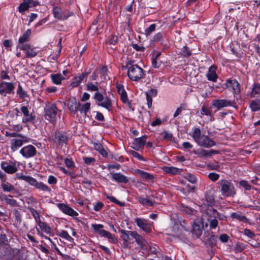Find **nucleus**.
Here are the masks:
<instances>
[{"mask_svg":"<svg viewBox=\"0 0 260 260\" xmlns=\"http://www.w3.org/2000/svg\"><path fill=\"white\" fill-rule=\"evenodd\" d=\"M180 210L188 215H193L197 211L193 208L188 207L184 204H181L180 206Z\"/></svg>","mask_w":260,"mask_h":260,"instance_id":"40","label":"nucleus"},{"mask_svg":"<svg viewBox=\"0 0 260 260\" xmlns=\"http://www.w3.org/2000/svg\"><path fill=\"white\" fill-rule=\"evenodd\" d=\"M206 201L210 207H212L215 203L214 198L211 195L206 196Z\"/></svg>","mask_w":260,"mask_h":260,"instance_id":"54","label":"nucleus"},{"mask_svg":"<svg viewBox=\"0 0 260 260\" xmlns=\"http://www.w3.org/2000/svg\"><path fill=\"white\" fill-rule=\"evenodd\" d=\"M192 152L199 157L203 158H207L211 157L213 155L219 154V151L218 150L213 149L208 150L202 148L193 150Z\"/></svg>","mask_w":260,"mask_h":260,"instance_id":"10","label":"nucleus"},{"mask_svg":"<svg viewBox=\"0 0 260 260\" xmlns=\"http://www.w3.org/2000/svg\"><path fill=\"white\" fill-rule=\"evenodd\" d=\"M127 67V76L131 80L138 81L144 76V70L137 64L129 63Z\"/></svg>","mask_w":260,"mask_h":260,"instance_id":"4","label":"nucleus"},{"mask_svg":"<svg viewBox=\"0 0 260 260\" xmlns=\"http://www.w3.org/2000/svg\"><path fill=\"white\" fill-rule=\"evenodd\" d=\"M98 105L106 109L108 111H111L113 109L112 102L110 99L106 97L104 100L99 103Z\"/></svg>","mask_w":260,"mask_h":260,"instance_id":"33","label":"nucleus"},{"mask_svg":"<svg viewBox=\"0 0 260 260\" xmlns=\"http://www.w3.org/2000/svg\"><path fill=\"white\" fill-rule=\"evenodd\" d=\"M106 197L107 199H108L110 201H111L113 203H114L117 205H120V206H123L124 205V203L123 202H121L119 201H118L116 199H115L114 197L112 196H110L108 195H106Z\"/></svg>","mask_w":260,"mask_h":260,"instance_id":"57","label":"nucleus"},{"mask_svg":"<svg viewBox=\"0 0 260 260\" xmlns=\"http://www.w3.org/2000/svg\"><path fill=\"white\" fill-rule=\"evenodd\" d=\"M11 137L18 136L19 139H13L11 142V148L13 151H15L22 146L24 143L28 142L27 138L18 135L16 133H12L10 135Z\"/></svg>","mask_w":260,"mask_h":260,"instance_id":"8","label":"nucleus"},{"mask_svg":"<svg viewBox=\"0 0 260 260\" xmlns=\"http://www.w3.org/2000/svg\"><path fill=\"white\" fill-rule=\"evenodd\" d=\"M18 47L24 51L25 53L26 57L29 58L35 57L39 52L36 48L32 47L29 44H25L21 45H19Z\"/></svg>","mask_w":260,"mask_h":260,"instance_id":"12","label":"nucleus"},{"mask_svg":"<svg viewBox=\"0 0 260 260\" xmlns=\"http://www.w3.org/2000/svg\"><path fill=\"white\" fill-rule=\"evenodd\" d=\"M57 108L56 106L52 104H48L45 108V118L55 123L57 120Z\"/></svg>","mask_w":260,"mask_h":260,"instance_id":"5","label":"nucleus"},{"mask_svg":"<svg viewBox=\"0 0 260 260\" xmlns=\"http://www.w3.org/2000/svg\"><path fill=\"white\" fill-rule=\"evenodd\" d=\"M206 77L208 80L215 82L217 78V75L216 73V68L214 66L209 68L208 73L206 74Z\"/></svg>","mask_w":260,"mask_h":260,"instance_id":"32","label":"nucleus"},{"mask_svg":"<svg viewBox=\"0 0 260 260\" xmlns=\"http://www.w3.org/2000/svg\"><path fill=\"white\" fill-rule=\"evenodd\" d=\"M83 159L84 162L87 165L93 164L95 161V159L93 157H84Z\"/></svg>","mask_w":260,"mask_h":260,"instance_id":"63","label":"nucleus"},{"mask_svg":"<svg viewBox=\"0 0 260 260\" xmlns=\"http://www.w3.org/2000/svg\"><path fill=\"white\" fill-rule=\"evenodd\" d=\"M57 207L64 214L71 216H77L78 213L68 205L58 203L57 204Z\"/></svg>","mask_w":260,"mask_h":260,"instance_id":"18","label":"nucleus"},{"mask_svg":"<svg viewBox=\"0 0 260 260\" xmlns=\"http://www.w3.org/2000/svg\"><path fill=\"white\" fill-rule=\"evenodd\" d=\"M216 237L214 234H211L209 238H208L206 240L208 242V243L212 246L214 245L216 243Z\"/></svg>","mask_w":260,"mask_h":260,"instance_id":"56","label":"nucleus"},{"mask_svg":"<svg viewBox=\"0 0 260 260\" xmlns=\"http://www.w3.org/2000/svg\"><path fill=\"white\" fill-rule=\"evenodd\" d=\"M245 247L241 243L238 242L234 247V250L236 252H240L245 249Z\"/></svg>","mask_w":260,"mask_h":260,"instance_id":"55","label":"nucleus"},{"mask_svg":"<svg viewBox=\"0 0 260 260\" xmlns=\"http://www.w3.org/2000/svg\"><path fill=\"white\" fill-rule=\"evenodd\" d=\"M53 14L55 18L59 20H64L68 18L64 14L62 13V10L60 8L58 7H55L53 9Z\"/></svg>","mask_w":260,"mask_h":260,"instance_id":"31","label":"nucleus"},{"mask_svg":"<svg viewBox=\"0 0 260 260\" xmlns=\"http://www.w3.org/2000/svg\"><path fill=\"white\" fill-rule=\"evenodd\" d=\"M151 62H152V66L154 68H158L161 63V61L160 60H159L158 59H157L156 58H154V57L152 58Z\"/></svg>","mask_w":260,"mask_h":260,"instance_id":"61","label":"nucleus"},{"mask_svg":"<svg viewBox=\"0 0 260 260\" xmlns=\"http://www.w3.org/2000/svg\"><path fill=\"white\" fill-rule=\"evenodd\" d=\"M239 184L242 186L245 190H248L251 188V186L248 183L247 181L245 180H242L239 182Z\"/></svg>","mask_w":260,"mask_h":260,"instance_id":"64","label":"nucleus"},{"mask_svg":"<svg viewBox=\"0 0 260 260\" xmlns=\"http://www.w3.org/2000/svg\"><path fill=\"white\" fill-rule=\"evenodd\" d=\"M184 178L191 183H194L196 181V177L194 175L189 173L186 174L184 176Z\"/></svg>","mask_w":260,"mask_h":260,"instance_id":"58","label":"nucleus"},{"mask_svg":"<svg viewBox=\"0 0 260 260\" xmlns=\"http://www.w3.org/2000/svg\"><path fill=\"white\" fill-rule=\"evenodd\" d=\"M13 214L17 223L20 224L22 221V215L20 212L17 209H14Z\"/></svg>","mask_w":260,"mask_h":260,"instance_id":"53","label":"nucleus"},{"mask_svg":"<svg viewBox=\"0 0 260 260\" xmlns=\"http://www.w3.org/2000/svg\"><path fill=\"white\" fill-rule=\"evenodd\" d=\"M57 207L64 214L71 216H77L78 213L68 205L58 203L57 204Z\"/></svg>","mask_w":260,"mask_h":260,"instance_id":"17","label":"nucleus"},{"mask_svg":"<svg viewBox=\"0 0 260 260\" xmlns=\"http://www.w3.org/2000/svg\"><path fill=\"white\" fill-rule=\"evenodd\" d=\"M129 231H126L124 230H120V232L122 234V238L124 241V243H126V244L129 240V236H131L130 234L129 233Z\"/></svg>","mask_w":260,"mask_h":260,"instance_id":"52","label":"nucleus"},{"mask_svg":"<svg viewBox=\"0 0 260 260\" xmlns=\"http://www.w3.org/2000/svg\"><path fill=\"white\" fill-rule=\"evenodd\" d=\"M16 178L19 180H22L26 181L29 185L35 187L37 189L45 191L50 192V188L42 182H38L34 178L27 175H24L22 173H17L16 175Z\"/></svg>","mask_w":260,"mask_h":260,"instance_id":"3","label":"nucleus"},{"mask_svg":"<svg viewBox=\"0 0 260 260\" xmlns=\"http://www.w3.org/2000/svg\"><path fill=\"white\" fill-rule=\"evenodd\" d=\"M20 153L24 157L28 158L33 157L36 155V149L34 146L28 145L23 147L20 150Z\"/></svg>","mask_w":260,"mask_h":260,"instance_id":"14","label":"nucleus"},{"mask_svg":"<svg viewBox=\"0 0 260 260\" xmlns=\"http://www.w3.org/2000/svg\"><path fill=\"white\" fill-rule=\"evenodd\" d=\"M218 184V188L221 195L223 197L234 198L237 193V189L234 184L229 180L222 179L219 180Z\"/></svg>","mask_w":260,"mask_h":260,"instance_id":"2","label":"nucleus"},{"mask_svg":"<svg viewBox=\"0 0 260 260\" xmlns=\"http://www.w3.org/2000/svg\"><path fill=\"white\" fill-rule=\"evenodd\" d=\"M130 235L135 239L137 243L142 249H146L147 247L148 243L144 238L136 231H129Z\"/></svg>","mask_w":260,"mask_h":260,"instance_id":"15","label":"nucleus"},{"mask_svg":"<svg viewBox=\"0 0 260 260\" xmlns=\"http://www.w3.org/2000/svg\"><path fill=\"white\" fill-rule=\"evenodd\" d=\"M136 174L140 176L143 179L147 181H153L154 179V176L144 171L137 169L135 170Z\"/></svg>","mask_w":260,"mask_h":260,"instance_id":"29","label":"nucleus"},{"mask_svg":"<svg viewBox=\"0 0 260 260\" xmlns=\"http://www.w3.org/2000/svg\"><path fill=\"white\" fill-rule=\"evenodd\" d=\"M146 143V138L145 136L135 138L132 143V147L136 150L143 148Z\"/></svg>","mask_w":260,"mask_h":260,"instance_id":"21","label":"nucleus"},{"mask_svg":"<svg viewBox=\"0 0 260 260\" xmlns=\"http://www.w3.org/2000/svg\"><path fill=\"white\" fill-rule=\"evenodd\" d=\"M91 227L94 231L100 236L102 232L103 231V228H104V225L101 224H92Z\"/></svg>","mask_w":260,"mask_h":260,"instance_id":"50","label":"nucleus"},{"mask_svg":"<svg viewBox=\"0 0 260 260\" xmlns=\"http://www.w3.org/2000/svg\"><path fill=\"white\" fill-rule=\"evenodd\" d=\"M134 221L137 225L146 233H149L151 232V224L148 220L136 217L134 219Z\"/></svg>","mask_w":260,"mask_h":260,"instance_id":"9","label":"nucleus"},{"mask_svg":"<svg viewBox=\"0 0 260 260\" xmlns=\"http://www.w3.org/2000/svg\"><path fill=\"white\" fill-rule=\"evenodd\" d=\"M38 225L40 227V229L44 233L47 234H50L51 233V228L47 225L46 223L41 221L39 223H38Z\"/></svg>","mask_w":260,"mask_h":260,"instance_id":"43","label":"nucleus"},{"mask_svg":"<svg viewBox=\"0 0 260 260\" xmlns=\"http://www.w3.org/2000/svg\"><path fill=\"white\" fill-rule=\"evenodd\" d=\"M99 84L96 83L95 84H93L92 83L89 82L86 85L87 90L90 91H99L98 88Z\"/></svg>","mask_w":260,"mask_h":260,"instance_id":"51","label":"nucleus"},{"mask_svg":"<svg viewBox=\"0 0 260 260\" xmlns=\"http://www.w3.org/2000/svg\"><path fill=\"white\" fill-rule=\"evenodd\" d=\"M1 187L3 189V190L5 192H12L15 190L14 186L8 182H1Z\"/></svg>","mask_w":260,"mask_h":260,"instance_id":"36","label":"nucleus"},{"mask_svg":"<svg viewBox=\"0 0 260 260\" xmlns=\"http://www.w3.org/2000/svg\"><path fill=\"white\" fill-rule=\"evenodd\" d=\"M29 210L35 219L36 222L38 224L41 220L40 219V216L38 212L32 208H29Z\"/></svg>","mask_w":260,"mask_h":260,"instance_id":"44","label":"nucleus"},{"mask_svg":"<svg viewBox=\"0 0 260 260\" xmlns=\"http://www.w3.org/2000/svg\"><path fill=\"white\" fill-rule=\"evenodd\" d=\"M236 103L235 101L228 100L225 99H217L214 100L212 102V105L213 107L217 110H220L222 108L226 107H233L237 108L235 106Z\"/></svg>","mask_w":260,"mask_h":260,"instance_id":"7","label":"nucleus"},{"mask_svg":"<svg viewBox=\"0 0 260 260\" xmlns=\"http://www.w3.org/2000/svg\"><path fill=\"white\" fill-rule=\"evenodd\" d=\"M162 170L165 173L172 175L180 174L181 172V169L174 167H164Z\"/></svg>","mask_w":260,"mask_h":260,"instance_id":"34","label":"nucleus"},{"mask_svg":"<svg viewBox=\"0 0 260 260\" xmlns=\"http://www.w3.org/2000/svg\"><path fill=\"white\" fill-rule=\"evenodd\" d=\"M203 229V224H201V222L198 220L194 221L192 223V234L194 235L196 238H199L202 234Z\"/></svg>","mask_w":260,"mask_h":260,"instance_id":"23","label":"nucleus"},{"mask_svg":"<svg viewBox=\"0 0 260 260\" xmlns=\"http://www.w3.org/2000/svg\"><path fill=\"white\" fill-rule=\"evenodd\" d=\"M100 236L107 238L110 242L115 243L116 241V238L113 235L104 230L102 232Z\"/></svg>","mask_w":260,"mask_h":260,"instance_id":"37","label":"nucleus"},{"mask_svg":"<svg viewBox=\"0 0 260 260\" xmlns=\"http://www.w3.org/2000/svg\"><path fill=\"white\" fill-rule=\"evenodd\" d=\"M12 196L10 194H1L0 200L5 202L7 205H9L12 207H16L18 206L16 200L12 198Z\"/></svg>","mask_w":260,"mask_h":260,"instance_id":"25","label":"nucleus"},{"mask_svg":"<svg viewBox=\"0 0 260 260\" xmlns=\"http://www.w3.org/2000/svg\"><path fill=\"white\" fill-rule=\"evenodd\" d=\"M139 202L143 206H154L155 202L151 201L148 198L140 197L138 198Z\"/></svg>","mask_w":260,"mask_h":260,"instance_id":"41","label":"nucleus"},{"mask_svg":"<svg viewBox=\"0 0 260 260\" xmlns=\"http://www.w3.org/2000/svg\"><path fill=\"white\" fill-rule=\"evenodd\" d=\"M19 162L12 161H4L1 164L2 169L6 173L13 174L18 171Z\"/></svg>","mask_w":260,"mask_h":260,"instance_id":"6","label":"nucleus"},{"mask_svg":"<svg viewBox=\"0 0 260 260\" xmlns=\"http://www.w3.org/2000/svg\"><path fill=\"white\" fill-rule=\"evenodd\" d=\"M57 207L64 214L71 216H77L78 213L68 205L58 203L57 204Z\"/></svg>","mask_w":260,"mask_h":260,"instance_id":"19","label":"nucleus"},{"mask_svg":"<svg viewBox=\"0 0 260 260\" xmlns=\"http://www.w3.org/2000/svg\"><path fill=\"white\" fill-rule=\"evenodd\" d=\"M208 220L210 221L209 224L211 229H215L218 224V221L215 218H208Z\"/></svg>","mask_w":260,"mask_h":260,"instance_id":"62","label":"nucleus"},{"mask_svg":"<svg viewBox=\"0 0 260 260\" xmlns=\"http://www.w3.org/2000/svg\"><path fill=\"white\" fill-rule=\"evenodd\" d=\"M112 179L118 183H127L129 180L127 177L120 173L111 172Z\"/></svg>","mask_w":260,"mask_h":260,"instance_id":"26","label":"nucleus"},{"mask_svg":"<svg viewBox=\"0 0 260 260\" xmlns=\"http://www.w3.org/2000/svg\"><path fill=\"white\" fill-rule=\"evenodd\" d=\"M90 108V104L89 103H86L83 105L79 103V106L78 107V111H80L81 113H84L85 115H86V114L89 110Z\"/></svg>","mask_w":260,"mask_h":260,"instance_id":"39","label":"nucleus"},{"mask_svg":"<svg viewBox=\"0 0 260 260\" xmlns=\"http://www.w3.org/2000/svg\"><path fill=\"white\" fill-rule=\"evenodd\" d=\"M58 236L69 242H72L74 240L73 238H72L68 233L64 230L60 231L58 234Z\"/></svg>","mask_w":260,"mask_h":260,"instance_id":"45","label":"nucleus"},{"mask_svg":"<svg viewBox=\"0 0 260 260\" xmlns=\"http://www.w3.org/2000/svg\"><path fill=\"white\" fill-rule=\"evenodd\" d=\"M17 94L21 99H24L26 97H27V92L23 89L20 84H19L18 86Z\"/></svg>","mask_w":260,"mask_h":260,"instance_id":"46","label":"nucleus"},{"mask_svg":"<svg viewBox=\"0 0 260 260\" xmlns=\"http://www.w3.org/2000/svg\"><path fill=\"white\" fill-rule=\"evenodd\" d=\"M249 107L252 111L260 110V100H255L251 102Z\"/></svg>","mask_w":260,"mask_h":260,"instance_id":"42","label":"nucleus"},{"mask_svg":"<svg viewBox=\"0 0 260 260\" xmlns=\"http://www.w3.org/2000/svg\"><path fill=\"white\" fill-rule=\"evenodd\" d=\"M231 217L233 218H235L239 221H242L244 222L247 221V218L245 216L242 215L241 213L234 212L231 215Z\"/></svg>","mask_w":260,"mask_h":260,"instance_id":"48","label":"nucleus"},{"mask_svg":"<svg viewBox=\"0 0 260 260\" xmlns=\"http://www.w3.org/2000/svg\"><path fill=\"white\" fill-rule=\"evenodd\" d=\"M64 163L66 166L69 168L74 169L75 167L74 162L71 159L66 158L64 160Z\"/></svg>","mask_w":260,"mask_h":260,"instance_id":"60","label":"nucleus"},{"mask_svg":"<svg viewBox=\"0 0 260 260\" xmlns=\"http://www.w3.org/2000/svg\"><path fill=\"white\" fill-rule=\"evenodd\" d=\"M88 73L87 72H84L82 73L80 75L75 77L73 79V80L71 83V85L73 87H77L78 85H79L82 81L85 79V78L88 75Z\"/></svg>","mask_w":260,"mask_h":260,"instance_id":"28","label":"nucleus"},{"mask_svg":"<svg viewBox=\"0 0 260 260\" xmlns=\"http://www.w3.org/2000/svg\"><path fill=\"white\" fill-rule=\"evenodd\" d=\"M260 93V84H254L252 86V90H251V96L253 97H255L258 95Z\"/></svg>","mask_w":260,"mask_h":260,"instance_id":"47","label":"nucleus"},{"mask_svg":"<svg viewBox=\"0 0 260 260\" xmlns=\"http://www.w3.org/2000/svg\"><path fill=\"white\" fill-rule=\"evenodd\" d=\"M156 28L155 24H151L147 28L145 29V34L146 35H150L153 31H154Z\"/></svg>","mask_w":260,"mask_h":260,"instance_id":"59","label":"nucleus"},{"mask_svg":"<svg viewBox=\"0 0 260 260\" xmlns=\"http://www.w3.org/2000/svg\"><path fill=\"white\" fill-rule=\"evenodd\" d=\"M204 216L207 217V219H212V218L222 219V215L219 213L216 210L213 208L212 207H209L207 208L204 212Z\"/></svg>","mask_w":260,"mask_h":260,"instance_id":"22","label":"nucleus"},{"mask_svg":"<svg viewBox=\"0 0 260 260\" xmlns=\"http://www.w3.org/2000/svg\"><path fill=\"white\" fill-rule=\"evenodd\" d=\"M201 114L202 115L208 116L210 121H212L214 120V117L212 114L211 108L205 106V105H203L201 107Z\"/></svg>","mask_w":260,"mask_h":260,"instance_id":"30","label":"nucleus"},{"mask_svg":"<svg viewBox=\"0 0 260 260\" xmlns=\"http://www.w3.org/2000/svg\"><path fill=\"white\" fill-rule=\"evenodd\" d=\"M91 227L94 231L100 236L102 232L103 231V228H104V225L101 224H92Z\"/></svg>","mask_w":260,"mask_h":260,"instance_id":"49","label":"nucleus"},{"mask_svg":"<svg viewBox=\"0 0 260 260\" xmlns=\"http://www.w3.org/2000/svg\"><path fill=\"white\" fill-rule=\"evenodd\" d=\"M20 110L24 115L22 120L23 123H33L34 122L35 116L32 113H29L28 109L26 106H22L20 108Z\"/></svg>","mask_w":260,"mask_h":260,"instance_id":"16","label":"nucleus"},{"mask_svg":"<svg viewBox=\"0 0 260 260\" xmlns=\"http://www.w3.org/2000/svg\"><path fill=\"white\" fill-rule=\"evenodd\" d=\"M38 5H39L38 1H24L19 5L18 9L20 13H23L29 7H35Z\"/></svg>","mask_w":260,"mask_h":260,"instance_id":"24","label":"nucleus"},{"mask_svg":"<svg viewBox=\"0 0 260 260\" xmlns=\"http://www.w3.org/2000/svg\"><path fill=\"white\" fill-rule=\"evenodd\" d=\"M31 34L30 29H28L25 31L23 35L19 38L18 43L19 44L23 45L25 42L29 40V37Z\"/></svg>","mask_w":260,"mask_h":260,"instance_id":"35","label":"nucleus"},{"mask_svg":"<svg viewBox=\"0 0 260 260\" xmlns=\"http://www.w3.org/2000/svg\"><path fill=\"white\" fill-rule=\"evenodd\" d=\"M67 106L70 111L74 114L77 113L79 103L77 102L76 98H72L70 99L68 102Z\"/></svg>","mask_w":260,"mask_h":260,"instance_id":"27","label":"nucleus"},{"mask_svg":"<svg viewBox=\"0 0 260 260\" xmlns=\"http://www.w3.org/2000/svg\"><path fill=\"white\" fill-rule=\"evenodd\" d=\"M226 87L234 93L238 94L240 92V88L239 84L235 79H229L227 80Z\"/></svg>","mask_w":260,"mask_h":260,"instance_id":"20","label":"nucleus"},{"mask_svg":"<svg viewBox=\"0 0 260 260\" xmlns=\"http://www.w3.org/2000/svg\"><path fill=\"white\" fill-rule=\"evenodd\" d=\"M50 77L52 82L56 85L60 84L62 80L64 79L60 74H51Z\"/></svg>","mask_w":260,"mask_h":260,"instance_id":"38","label":"nucleus"},{"mask_svg":"<svg viewBox=\"0 0 260 260\" xmlns=\"http://www.w3.org/2000/svg\"><path fill=\"white\" fill-rule=\"evenodd\" d=\"M191 136L194 141L201 147L208 148L216 145L212 139L207 135H202L199 128L196 127L193 129Z\"/></svg>","mask_w":260,"mask_h":260,"instance_id":"1","label":"nucleus"},{"mask_svg":"<svg viewBox=\"0 0 260 260\" xmlns=\"http://www.w3.org/2000/svg\"><path fill=\"white\" fill-rule=\"evenodd\" d=\"M14 84L12 82L3 81L0 83V94L6 96L7 94L14 93Z\"/></svg>","mask_w":260,"mask_h":260,"instance_id":"11","label":"nucleus"},{"mask_svg":"<svg viewBox=\"0 0 260 260\" xmlns=\"http://www.w3.org/2000/svg\"><path fill=\"white\" fill-rule=\"evenodd\" d=\"M50 138L54 142L60 145L66 144L68 141V138L66 134L64 133L59 132L52 135Z\"/></svg>","mask_w":260,"mask_h":260,"instance_id":"13","label":"nucleus"}]
</instances>
